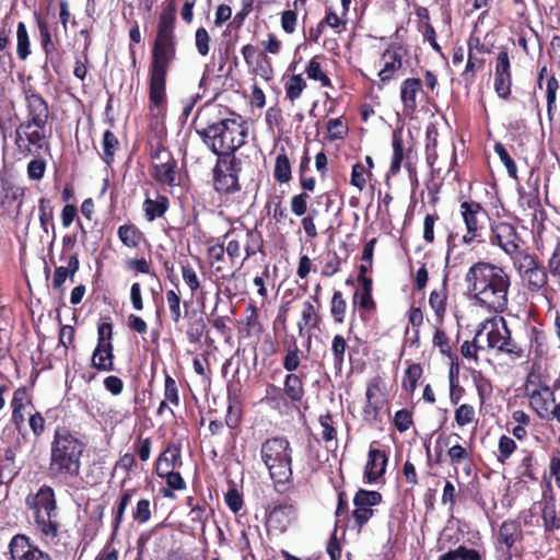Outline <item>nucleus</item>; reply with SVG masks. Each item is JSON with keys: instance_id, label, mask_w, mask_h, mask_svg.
Listing matches in <instances>:
<instances>
[{"instance_id": "obj_63", "label": "nucleus", "mask_w": 560, "mask_h": 560, "mask_svg": "<svg viewBox=\"0 0 560 560\" xmlns=\"http://www.w3.org/2000/svg\"><path fill=\"white\" fill-rule=\"evenodd\" d=\"M151 516L150 511V501L147 499H142L138 501L137 509L133 512V520L139 523H144L149 521Z\"/></svg>"}, {"instance_id": "obj_50", "label": "nucleus", "mask_w": 560, "mask_h": 560, "mask_svg": "<svg viewBox=\"0 0 560 560\" xmlns=\"http://www.w3.org/2000/svg\"><path fill=\"white\" fill-rule=\"evenodd\" d=\"M166 302L170 307L173 322L178 323L182 317L179 295L174 290H170L166 292Z\"/></svg>"}, {"instance_id": "obj_19", "label": "nucleus", "mask_w": 560, "mask_h": 560, "mask_svg": "<svg viewBox=\"0 0 560 560\" xmlns=\"http://www.w3.org/2000/svg\"><path fill=\"white\" fill-rule=\"evenodd\" d=\"M502 326L499 327V325L495 322H487L481 325L482 332L487 330L486 332V340L487 346L492 349H497L498 351L500 348H502V343L505 339L506 335H510V330L506 327V323L503 318H501Z\"/></svg>"}, {"instance_id": "obj_41", "label": "nucleus", "mask_w": 560, "mask_h": 560, "mask_svg": "<svg viewBox=\"0 0 560 560\" xmlns=\"http://www.w3.org/2000/svg\"><path fill=\"white\" fill-rule=\"evenodd\" d=\"M39 210V222L40 226L45 233H48L49 225L51 224L52 230H55V225L52 224L54 220V210L50 206V202L46 198H42L38 205Z\"/></svg>"}, {"instance_id": "obj_22", "label": "nucleus", "mask_w": 560, "mask_h": 560, "mask_svg": "<svg viewBox=\"0 0 560 560\" xmlns=\"http://www.w3.org/2000/svg\"><path fill=\"white\" fill-rule=\"evenodd\" d=\"M383 60L384 67L380 70L378 77L382 82H387L401 69L402 58L397 51L387 49L383 54Z\"/></svg>"}, {"instance_id": "obj_12", "label": "nucleus", "mask_w": 560, "mask_h": 560, "mask_svg": "<svg viewBox=\"0 0 560 560\" xmlns=\"http://www.w3.org/2000/svg\"><path fill=\"white\" fill-rule=\"evenodd\" d=\"M512 86V72L509 51L500 48L495 59L494 90L499 97L509 98Z\"/></svg>"}, {"instance_id": "obj_30", "label": "nucleus", "mask_w": 560, "mask_h": 560, "mask_svg": "<svg viewBox=\"0 0 560 560\" xmlns=\"http://www.w3.org/2000/svg\"><path fill=\"white\" fill-rule=\"evenodd\" d=\"M284 394L292 402H300L304 396L301 378L296 374H289L284 381Z\"/></svg>"}, {"instance_id": "obj_13", "label": "nucleus", "mask_w": 560, "mask_h": 560, "mask_svg": "<svg viewBox=\"0 0 560 560\" xmlns=\"http://www.w3.org/2000/svg\"><path fill=\"white\" fill-rule=\"evenodd\" d=\"M522 538V530L515 522H503L499 528L498 541L505 546V549L498 548L502 557L498 560H512L513 556H520L521 551L515 547V542Z\"/></svg>"}, {"instance_id": "obj_49", "label": "nucleus", "mask_w": 560, "mask_h": 560, "mask_svg": "<svg viewBox=\"0 0 560 560\" xmlns=\"http://www.w3.org/2000/svg\"><path fill=\"white\" fill-rule=\"evenodd\" d=\"M475 418V409L472 406L463 404L455 410V421L459 427L467 425Z\"/></svg>"}, {"instance_id": "obj_6", "label": "nucleus", "mask_w": 560, "mask_h": 560, "mask_svg": "<svg viewBox=\"0 0 560 560\" xmlns=\"http://www.w3.org/2000/svg\"><path fill=\"white\" fill-rule=\"evenodd\" d=\"M260 456L276 483L289 482L292 477V450L284 438H272L261 444Z\"/></svg>"}, {"instance_id": "obj_62", "label": "nucleus", "mask_w": 560, "mask_h": 560, "mask_svg": "<svg viewBox=\"0 0 560 560\" xmlns=\"http://www.w3.org/2000/svg\"><path fill=\"white\" fill-rule=\"evenodd\" d=\"M364 174L365 168L361 163H357L352 166L351 185L357 187L359 190H362L366 184V178Z\"/></svg>"}, {"instance_id": "obj_55", "label": "nucleus", "mask_w": 560, "mask_h": 560, "mask_svg": "<svg viewBox=\"0 0 560 560\" xmlns=\"http://www.w3.org/2000/svg\"><path fill=\"white\" fill-rule=\"evenodd\" d=\"M159 476L162 478H165L166 483L171 489L183 490L186 487V483H185L183 477L177 471L166 469L165 471L161 472V475H159Z\"/></svg>"}, {"instance_id": "obj_16", "label": "nucleus", "mask_w": 560, "mask_h": 560, "mask_svg": "<svg viewBox=\"0 0 560 560\" xmlns=\"http://www.w3.org/2000/svg\"><path fill=\"white\" fill-rule=\"evenodd\" d=\"M525 264L522 267H525L524 278L527 281V287L530 291H538L547 284V272L542 266H540L537 260L526 255Z\"/></svg>"}, {"instance_id": "obj_59", "label": "nucleus", "mask_w": 560, "mask_h": 560, "mask_svg": "<svg viewBox=\"0 0 560 560\" xmlns=\"http://www.w3.org/2000/svg\"><path fill=\"white\" fill-rule=\"evenodd\" d=\"M327 130L329 132V139H342L347 133V128L343 126L340 118H334L328 120Z\"/></svg>"}, {"instance_id": "obj_45", "label": "nucleus", "mask_w": 560, "mask_h": 560, "mask_svg": "<svg viewBox=\"0 0 560 560\" xmlns=\"http://www.w3.org/2000/svg\"><path fill=\"white\" fill-rule=\"evenodd\" d=\"M494 152L498 154L501 162L506 167L509 175L513 178H516L517 177V167H516L514 161L512 160V158L510 156V154L508 153L504 145L500 142H497L494 144Z\"/></svg>"}, {"instance_id": "obj_4", "label": "nucleus", "mask_w": 560, "mask_h": 560, "mask_svg": "<svg viewBox=\"0 0 560 560\" xmlns=\"http://www.w3.org/2000/svg\"><path fill=\"white\" fill-rule=\"evenodd\" d=\"M25 503L33 512L35 528L42 541L49 547L56 546L60 540L61 523L54 489L43 485L35 493L26 497Z\"/></svg>"}, {"instance_id": "obj_58", "label": "nucleus", "mask_w": 560, "mask_h": 560, "mask_svg": "<svg viewBox=\"0 0 560 560\" xmlns=\"http://www.w3.org/2000/svg\"><path fill=\"white\" fill-rule=\"evenodd\" d=\"M164 395H165V399L168 400L171 404H173L175 406H177L179 404L178 389H177L176 382L170 375H166V377H165Z\"/></svg>"}, {"instance_id": "obj_15", "label": "nucleus", "mask_w": 560, "mask_h": 560, "mask_svg": "<svg viewBox=\"0 0 560 560\" xmlns=\"http://www.w3.org/2000/svg\"><path fill=\"white\" fill-rule=\"evenodd\" d=\"M518 241L520 237L512 224L500 222L492 228L491 243H497L508 255H513L518 250Z\"/></svg>"}, {"instance_id": "obj_52", "label": "nucleus", "mask_w": 560, "mask_h": 560, "mask_svg": "<svg viewBox=\"0 0 560 560\" xmlns=\"http://www.w3.org/2000/svg\"><path fill=\"white\" fill-rule=\"evenodd\" d=\"M182 275L185 283L189 287L192 293L200 288V282L197 277V273L189 264L182 265Z\"/></svg>"}, {"instance_id": "obj_64", "label": "nucleus", "mask_w": 560, "mask_h": 560, "mask_svg": "<svg viewBox=\"0 0 560 560\" xmlns=\"http://www.w3.org/2000/svg\"><path fill=\"white\" fill-rule=\"evenodd\" d=\"M31 404V400L27 395V390L25 387H19L13 393V398L11 401L12 409L19 410L24 409L26 405Z\"/></svg>"}, {"instance_id": "obj_44", "label": "nucleus", "mask_w": 560, "mask_h": 560, "mask_svg": "<svg viewBox=\"0 0 560 560\" xmlns=\"http://www.w3.org/2000/svg\"><path fill=\"white\" fill-rule=\"evenodd\" d=\"M429 304L438 317H442L446 311V293L444 290L432 291L429 296Z\"/></svg>"}, {"instance_id": "obj_20", "label": "nucleus", "mask_w": 560, "mask_h": 560, "mask_svg": "<svg viewBox=\"0 0 560 560\" xmlns=\"http://www.w3.org/2000/svg\"><path fill=\"white\" fill-rule=\"evenodd\" d=\"M114 354H113V345L110 341H107L106 346H96L93 354H92V368L98 371H113L114 370Z\"/></svg>"}, {"instance_id": "obj_34", "label": "nucleus", "mask_w": 560, "mask_h": 560, "mask_svg": "<svg viewBox=\"0 0 560 560\" xmlns=\"http://www.w3.org/2000/svg\"><path fill=\"white\" fill-rule=\"evenodd\" d=\"M305 88H306V82L302 78V75L301 74H293L285 82V85H284L285 95H287V97L291 102H294L295 100H298L301 96V94H302V92L304 91Z\"/></svg>"}, {"instance_id": "obj_1", "label": "nucleus", "mask_w": 560, "mask_h": 560, "mask_svg": "<svg viewBox=\"0 0 560 560\" xmlns=\"http://www.w3.org/2000/svg\"><path fill=\"white\" fill-rule=\"evenodd\" d=\"M467 294L476 305L492 313H502L508 307L511 279L508 272L497 265L478 261L465 275Z\"/></svg>"}, {"instance_id": "obj_40", "label": "nucleus", "mask_w": 560, "mask_h": 560, "mask_svg": "<svg viewBox=\"0 0 560 560\" xmlns=\"http://www.w3.org/2000/svg\"><path fill=\"white\" fill-rule=\"evenodd\" d=\"M149 145L153 166L160 163L171 162L173 159L171 152L163 145L160 140H156L155 142L151 141Z\"/></svg>"}, {"instance_id": "obj_46", "label": "nucleus", "mask_w": 560, "mask_h": 560, "mask_svg": "<svg viewBox=\"0 0 560 560\" xmlns=\"http://www.w3.org/2000/svg\"><path fill=\"white\" fill-rule=\"evenodd\" d=\"M39 34H40V40L43 49L46 54L47 61L52 62V52L55 50V45L51 40L50 32L48 30V26L44 22L38 23Z\"/></svg>"}, {"instance_id": "obj_10", "label": "nucleus", "mask_w": 560, "mask_h": 560, "mask_svg": "<svg viewBox=\"0 0 560 560\" xmlns=\"http://www.w3.org/2000/svg\"><path fill=\"white\" fill-rule=\"evenodd\" d=\"M382 502V494L377 491H369L360 489L354 498L353 504L354 510L352 517L354 525L359 530L371 520L374 514L372 506L377 505Z\"/></svg>"}, {"instance_id": "obj_24", "label": "nucleus", "mask_w": 560, "mask_h": 560, "mask_svg": "<svg viewBox=\"0 0 560 560\" xmlns=\"http://www.w3.org/2000/svg\"><path fill=\"white\" fill-rule=\"evenodd\" d=\"M179 466H182L180 447L171 444L158 458L156 474L161 475L166 469L172 470V468Z\"/></svg>"}, {"instance_id": "obj_53", "label": "nucleus", "mask_w": 560, "mask_h": 560, "mask_svg": "<svg viewBox=\"0 0 560 560\" xmlns=\"http://www.w3.org/2000/svg\"><path fill=\"white\" fill-rule=\"evenodd\" d=\"M499 460L505 462L516 448V444L513 439L502 435L499 440Z\"/></svg>"}, {"instance_id": "obj_36", "label": "nucleus", "mask_w": 560, "mask_h": 560, "mask_svg": "<svg viewBox=\"0 0 560 560\" xmlns=\"http://www.w3.org/2000/svg\"><path fill=\"white\" fill-rule=\"evenodd\" d=\"M16 40H18V46H16L18 56L21 60H25L28 57V55L31 54V51H30V38H28L27 30L23 22H20L18 24Z\"/></svg>"}, {"instance_id": "obj_28", "label": "nucleus", "mask_w": 560, "mask_h": 560, "mask_svg": "<svg viewBox=\"0 0 560 560\" xmlns=\"http://www.w3.org/2000/svg\"><path fill=\"white\" fill-rule=\"evenodd\" d=\"M175 167L176 162L174 159L171 162L160 163L153 166V176L159 183L173 186L176 180Z\"/></svg>"}, {"instance_id": "obj_32", "label": "nucleus", "mask_w": 560, "mask_h": 560, "mask_svg": "<svg viewBox=\"0 0 560 560\" xmlns=\"http://www.w3.org/2000/svg\"><path fill=\"white\" fill-rule=\"evenodd\" d=\"M439 560H481L480 553L475 549L459 546L440 556Z\"/></svg>"}, {"instance_id": "obj_8", "label": "nucleus", "mask_w": 560, "mask_h": 560, "mask_svg": "<svg viewBox=\"0 0 560 560\" xmlns=\"http://www.w3.org/2000/svg\"><path fill=\"white\" fill-rule=\"evenodd\" d=\"M460 213L466 225V234L462 241L466 245L483 242L485 222L488 220L487 211L476 201H464Z\"/></svg>"}, {"instance_id": "obj_43", "label": "nucleus", "mask_w": 560, "mask_h": 560, "mask_svg": "<svg viewBox=\"0 0 560 560\" xmlns=\"http://www.w3.org/2000/svg\"><path fill=\"white\" fill-rule=\"evenodd\" d=\"M436 145H438V131L434 128H430L427 130V144H425L427 162L430 166H433L438 159Z\"/></svg>"}, {"instance_id": "obj_14", "label": "nucleus", "mask_w": 560, "mask_h": 560, "mask_svg": "<svg viewBox=\"0 0 560 560\" xmlns=\"http://www.w3.org/2000/svg\"><path fill=\"white\" fill-rule=\"evenodd\" d=\"M296 517V508L291 503L275 505L267 512L269 528L283 533Z\"/></svg>"}, {"instance_id": "obj_25", "label": "nucleus", "mask_w": 560, "mask_h": 560, "mask_svg": "<svg viewBox=\"0 0 560 560\" xmlns=\"http://www.w3.org/2000/svg\"><path fill=\"white\" fill-rule=\"evenodd\" d=\"M318 307H315L311 301H304L301 311V320L298 323L299 334L303 336V330L317 328L320 317L317 314Z\"/></svg>"}, {"instance_id": "obj_60", "label": "nucleus", "mask_w": 560, "mask_h": 560, "mask_svg": "<svg viewBox=\"0 0 560 560\" xmlns=\"http://www.w3.org/2000/svg\"><path fill=\"white\" fill-rule=\"evenodd\" d=\"M482 337V329H478L474 340L471 342L465 341L462 345L460 352L465 358H476V350L482 348L478 342Z\"/></svg>"}, {"instance_id": "obj_61", "label": "nucleus", "mask_w": 560, "mask_h": 560, "mask_svg": "<svg viewBox=\"0 0 560 560\" xmlns=\"http://www.w3.org/2000/svg\"><path fill=\"white\" fill-rule=\"evenodd\" d=\"M205 328H206V324L202 318L195 320L187 329L188 340L191 343L199 342L205 332Z\"/></svg>"}, {"instance_id": "obj_17", "label": "nucleus", "mask_w": 560, "mask_h": 560, "mask_svg": "<svg viewBox=\"0 0 560 560\" xmlns=\"http://www.w3.org/2000/svg\"><path fill=\"white\" fill-rule=\"evenodd\" d=\"M529 404L539 418L550 419V408L555 404V394L548 386L535 389L529 396Z\"/></svg>"}, {"instance_id": "obj_2", "label": "nucleus", "mask_w": 560, "mask_h": 560, "mask_svg": "<svg viewBox=\"0 0 560 560\" xmlns=\"http://www.w3.org/2000/svg\"><path fill=\"white\" fill-rule=\"evenodd\" d=\"M174 22L175 16L172 13H161L149 67L150 107L159 112L166 106V75L176 56Z\"/></svg>"}, {"instance_id": "obj_51", "label": "nucleus", "mask_w": 560, "mask_h": 560, "mask_svg": "<svg viewBox=\"0 0 560 560\" xmlns=\"http://www.w3.org/2000/svg\"><path fill=\"white\" fill-rule=\"evenodd\" d=\"M395 427L399 432H406L412 425V413L407 409L398 410L394 417Z\"/></svg>"}, {"instance_id": "obj_27", "label": "nucleus", "mask_w": 560, "mask_h": 560, "mask_svg": "<svg viewBox=\"0 0 560 560\" xmlns=\"http://www.w3.org/2000/svg\"><path fill=\"white\" fill-rule=\"evenodd\" d=\"M145 218L153 221L162 217L168 208V198L166 196H158L156 199L147 198L143 202Z\"/></svg>"}, {"instance_id": "obj_31", "label": "nucleus", "mask_w": 560, "mask_h": 560, "mask_svg": "<svg viewBox=\"0 0 560 560\" xmlns=\"http://www.w3.org/2000/svg\"><path fill=\"white\" fill-rule=\"evenodd\" d=\"M120 241L128 247H137L142 238L141 232L135 225L124 224L118 229Z\"/></svg>"}, {"instance_id": "obj_54", "label": "nucleus", "mask_w": 560, "mask_h": 560, "mask_svg": "<svg viewBox=\"0 0 560 560\" xmlns=\"http://www.w3.org/2000/svg\"><path fill=\"white\" fill-rule=\"evenodd\" d=\"M210 36L206 28L199 27L195 34V43L198 52L201 56H207L209 52Z\"/></svg>"}, {"instance_id": "obj_48", "label": "nucleus", "mask_w": 560, "mask_h": 560, "mask_svg": "<svg viewBox=\"0 0 560 560\" xmlns=\"http://www.w3.org/2000/svg\"><path fill=\"white\" fill-rule=\"evenodd\" d=\"M347 349V342L340 335H336L332 339L331 351L334 354V362L337 368H341L343 364L345 352Z\"/></svg>"}, {"instance_id": "obj_37", "label": "nucleus", "mask_w": 560, "mask_h": 560, "mask_svg": "<svg viewBox=\"0 0 560 560\" xmlns=\"http://www.w3.org/2000/svg\"><path fill=\"white\" fill-rule=\"evenodd\" d=\"M273 176L279 183H288L291 179V165L287 154L277 156Z\"/></svg>"}, {"instance_id": "obj_39", "label": "nucleus", "mask_w": 560, "mask_h": 560, "mask_svg": "<svg viewBox=\"0 0 560 560\" xmlns=\"http://www.w3.org/2000/svg\"><path fill=\"white\" fill-rule=\"evenodd\" d=\"M308 79L319 81L323 86H331V81L323 71L320 63L316 58H312L305 69Z\"/></svg>"}, {"instance_id": "obj_33", "label": "nucleus", "mask_w": 560, "mask_h": 560, "mask_svg": "<svg viewBox=\"0 0 560 560\" xmlns=\"http://www.w3.org/2000/svg\"><path fill=\"white\" fill-rule=\"evenodd\" d=\"M422 375V368L418 363H413L405 371L402 387L408 394H413L417 388V382Z\"/></svg>"}, {"instance_id": "obj_18", "label": "nucleus", "mask_w": 560, "mask_h": 560, "mask_svg": "<svg viewBox=\"0 0 560 560\" xmlns=\"http://www.w3.org/2000/svg\"><path fill=\"white\" fill-rule=\"evenodd\" d=\"M386 464L387 457L384 452L376 448H370L369 459L364 470V476L368 481H376L385 472Z\"/></svg>"}, {"instance_id": "obj_26", "label": "nucleus", "mask_w": 560, "mask_h": 560, "mask_svg": "<svg viewBox=\"0 0 560 560\" xmlns=\"http://www.w3.org/2000/svg\"><path fill=\"white\" fill-rule=\"evenodd\" d=\"M22 137L24 139L21 142L22 148H19L22 152H26L30 154L32 152V147L37 149H42L44 142L46 140L45 128L35 127L34 130L25 129L22 130Z\"/></svg>"}, {"instance_id": "obj_7", "label": "nucleus", "mask_w": 560, "mask_h": 560, "mask_svg": "<svg viewBox=\"0 0 560 560\" xmlns=\"http://www.w3.org/2000/svg\"><path fill=\"white\" fill-rule=\"evenodd\" d=\"M25 102L27 109V119L16 129L15 143L22 148L24 141L22 130L32 129V127L46 128L49 118V107L43 96L32 89L25 90Z\"/></svg>"}, {"instance_id": "obj_5", "label": "nucleus", "mask_w": 560, "mask_h": 560, "mask_svg": "<svg viewBox=\"0 0 560 560\" xmlns=\"http://www.w3.org/2000/svg\"><path fill=\"white\" fill-rule=\"evenodd\" d=\"M208 148L220 158L231 159L244 143L247 127L238 117L221 119L198 131Z\"/></svg>"}, {"instance_id": "obj_11", "label": "nucleus", "mask_w": 560, "mask_h": 560, "mask_svg": "<svg viewBox=\"0 0 560 560\" xmlns=\"http://www.w3.org/2000/svg\"><path fill=\"white\" fill-rule=\"evenodd\" d=\"M12 560H52L48 552L39 549L23 534H16L9 544Z\"/></svg>"}, {"instance_id": "obj_57", "label": "nucleus", "mask_w": 560, "mask_h": 560, "mask_svg": "<svg viewBox=\"0 0 560 560\" xmlns=\"http://www.w3.org/2000/svg\"><path fill=\"white\" fill-rule=\"evenodd\" d=\"M308 198L310 196L306 192L293 196L291 199V211L298 217L305 214Z\"/></svg>"}, {"instance_id": "obj_38", "label": "nucleus", "mask_w": 560, "mask_h": 560, "mask_svg": "<svg viewBox=\"0 0 560 560\" xmlns=\"http://www.w3.org/2000/svg\"><path fill=\"white\" fill-rule=\"evenodd\" d=\"M103 155L102 159L106 164H110L114 161L116 148L118 147L117 137L110 131L106 130L103 135Z\"/></svg>"}, {"instance_id": "obj_9", "label": "nucleus", "mask_w": 560, "mask_h": 560, "mask_svg": "<svg viewBox=\"0 0 560 560\" xmlns=\"http://www.w3.org/2000/svg\"><path fill=\"white\" fill-rule=\"evenodd\" d=\"M241 162L236 156L231 159L220 158L213 168V185L218 192L234 194L241 189L238 173Z\"/></svg>"}, {"instance_id": "obj_35", "label": "nucleus", "mask_w": 560, "mask_h": 560, "mask_svg": "<svg viewBox=\"0 0 560 560\" xmlns=\"http://www.w3.org/2000/svg\"><path fill=\"white\" fill-rule=\"evenodd\" d=\"M264 240L262 235L256 229L246 231L245 252L246 258L255 255L258 252H262Z\"/></svg>"}, {"instance_id": "obj_23", "label": "nucleus", "mask_w": 560, "mask_h": 560, "mask_svg": "<svg viewBox=\"0 0 560 560\" xmlns=\"http://www.w3.org/2000/svg\"><path fill=\"white\" fill-rule=\"evenodd\" d=\"M422 88V82L417 78H409L402 82L400 98L406 109L412 112L417 107V94Z\"/></svg>"}, {"instance_id": "obj_47", "label": "nucleus", "mask_w": 560, "mask_h": 560, "mask_svg": "<svg viewBox=\"0 0 560 560\" xmlns=\"http://www.w3.org/2000/svg\"><path fill=\"white\" fill-rule=\"evenodd\" d=\"M319 424L323 428L322 439L325 442H331L337 438V431L334 427L332 417L329 412L319 417Z\"/></svg>"}, {"instance_id": "obj_56", "label": "nucleus", "mask_w": 560, "mask_h": 560, "mask_svg": "<svg viewBox=\"0 0 560 560\" xmlns=\"http://www.w3.org/2000/svg\"><path fill=\"white\" fill-rule=\"evenodd\" d=\"M46 170V162L43 159H34L27 165V175L33 180L43 178Z\"/></svg>"}, {"instance_id": "obj_3", "label": "nucleus", "mask_w": 560, "mask_h": 560, "mask_svg": "<svg viewBox=\"0 0 560 560\" xmlns=\"http://www.w3.org/2000/svg\"><path fill=\"white\" fill-rule=\"evenodd\" d=\"M84 443L66 428H57L50 444L48 474L54 479L72 480L80 475Z\"/></svg>"}, {"instance_id": "obj_21", "label": "nucleus", "mask_w": 560, "mask_h": 560, "mask_svg": "<svg viewBox=\"0 0 560 560\" xmlns=\"http://www.w3.org/2000/svg\"><path fill=\"white\" fill-rule=\"evenodd\" d=\"M79 267L80 262L78 256L75 254L71 255L68 258L67 266H60L55 269L52 277V288L57 290L61 289L67 278L73 282L74 275L79 270Z\"/></svg>"}, {"instance_id": "obj_42", "label": "nucleus", "mask_w": 560, "mask_h": 560, "mask_svg": "<svg viewBox=\"0 0 560 560\" xmlns=\"http://www.w3.org/2000/svg\"><path fill=\"white\" fill-rule=\"evenodd\" d=\"M347 303L340 291H336L331 299L330 313L336 323H342L346 314Z\"/></svg>"}, {"instance_id": "obj_29", "label": "nucleus", "mask_w": 560, "mask_h": 560, "mask_svg": "<svg viewBox=\"0 0 560 560\" xmlns=\"http://www.w3.org/2000/svg\"><path fill=\"white\" fill-rule=\"evenodd\" d=\"M392 147H393V156H392L389 172L393 175H396L397 173H399L400 167H401V162L404 160V147H402L401 130H399V129L394 130Z\"/></svg>"}]
</instances>
